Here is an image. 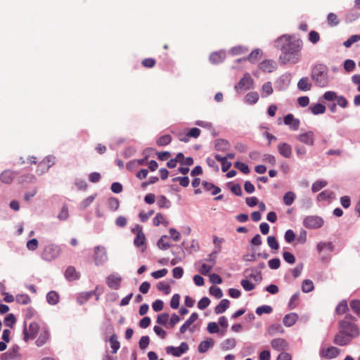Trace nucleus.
<instances>
[{"label": "nucleus", "instance_id": "c9c22d12", "mask_svg": "<svg viewBox=\"0 0 360 360\" xmlns=\"http://www.w3.org/2000/svg\"><path fill=\"white\" fill-rule=\"evenodd\" d=\"M309 109L314 115L323 114L326 112V107L323 104L316 103L310 106Z\"/></svg>", "mask_w": 360, "mask_h": 360}, {"label": "nucleus", "instance_id": "603ef678", "mask_svg": "<svg viewBox=\"0 0 360 360\" xmlns=\"http://www.w3.org/2000/svg\"><path fill=\"white\" fill-rule=\"evenodd\" d=\"M272 310L273 309L271 307L268 305H263L257 308L256 313L257 315L261 316L263 314H270Z\"/></svg>", "mask_w": 360, "mask_h": 360}, {"label": "nucleus", "instance_id": "3c124183", "mask_svg": "<svg viewBox=\"0 0 360 360\" xmlns=\"http://www.w3.org/2000/svg\"><path fill=\"white\" fill-rule=\"evenodd\" d=\"M235 167L241 171L243 174H248L250 170L248 165L241 162H236L235 163Z\"/></svg>", "mask_w": 360, "mask_h": 360}, {"label": "nucleus", "instance_id": "6e6552de", "mask_svg": "<svg viewBox=\"0 0 360 360\" xmlns=\"http://www.w3.org/2000/svg\"><path fill=\"white\" fill-rule=\"evenodd\" d=\"M254 81L250 74L246 73L243 77L239 81L235 89L237 91H246L251 89L253 86Z\"/></svg>", "mask_w": 360, "mask_h": 360}, {"label": "nucleus", "instance_id": "4be33fe9", "mask_svg": "<svg viewBox=\"0 0 360 360\" xmlns=\"http://www.w3.org/2000/svg\"><path fill=\"white\" fill-rule=\"evenodd\" d=\"M312 84L307 77H302L297 82V87L300 90L303 91H309L311 89Z\"/></svg>", "mask_w": 360, "mask_h": 360}, {"label": "nucleus", "instance_id": "774afa93", "mask_svg": "<svg viewBox=\"0 0 360 360\" xmlns=\"http://www.w3.org/2000/svg\"><path fill=\"white\" fill-rule=\"evenodd\" d=\"M210 303V299L207 297H204L198 302V307L200 309L203 310L209 306Z\"/></svg>", "mask_w": 360, "mask_h": 360}, {"label": "nucleus", "instance_id": "052dcab7", "mask_svg": "<svg viewBox=\"0 0 360 360\" xmlns=\"http://www.w3.org/2000/svg\"><path fill=\"white\" fill-rule=\"evenodd\" d=\"M299 296H300V293L296 292L291 297V298L289 301V303H288V306H289L290 309H294L297 306Z\"/></svg>", "mask_w": 360, "mask_h": 360}, {"label": "nucleus", "instance_id": "5fc2aeb1", "mask_svg": "<svg viewBox=\"0 0 360 360\" xmlns=\"http://www.w3.org/2000/svg\"><path fill=\"white\" fill-rule=\"evenodd\" d=\"M158 205L161 208H169L170 202L165 195H161L158 200Z\"/></svg>", "mask_w": 360, "mask_h": 360}, {"label": "nucleus", "instance_id": "8fccbe9b", "mask_svg": "<svg viewBox=\"0 0 360 360\" xmlns=\"http://www.w3.org/2000/svg\"><path fill=\"white\" fill-rule=\"evenodd\" d=\"M268 245L273 250H278L279 248V244L274 236H268L267 238Z\"/></svg>", "mask_w": 360, "mask_h": 360}, {"label": "nucleus", "instance_id": "6ab92c4d", "mask_svg": "<svg viewBox=\"0 0 360 360\" xmlns=\"http://www.w3.org/2000/svg\"><path fill=\"white\" fill-rule=\"evenodd\" d=\"M106 283L109 288L117 290L120 287L121 278L115 275L107 277Z\"/></svg>", "mask_w": 360, "mask_h": 360}, {"label": "nucleus", "instance_id": "58836bf2", "mask_svg": "<svg viewBox=\"0 0 360 360\" xmlns=\"http://www.w3.org/2000/svg\"><path fill=\"white\" fill-rule=\"evenodd\" d=\"M295 197V194L293 192L288 191L283 196V202L286 205H291L294 202Z\"/></svg>", "mask_w": 360, "mask_h": 360}, {"label": "nucleus", "instance_id": "dca6fc26", "mask_svg": "<svg viewBox=\"0 0 360 360\" xmlns=\"http://www.w3.org/2000/svg\"><path fill=\"white\" fill-rule=\"evenodd\" d=\"M297 139L307 145L313 146L314 143V133L312 131H307L304 134H300L297 136Z\"/></svg>", "mask_w": 360, "mask_h": 360}, {"label": "nucleus", "instance_id": "e2e57ef3", "mask_svg": "<svg viewBox=\"0 0 360 360\" xmlns=\"http://www.w3.org/2000/svg\"><path fill=\"white\" fill-rule=\"evenodd\" d=\"M355 67L356 64L352 60L347 59L344 63V68L348 72L353 71L355 69Z\"/></svg>", "mask_w": 360, "mask_h": 360}, {"label": "nucleus", "instance_id": "f3484780", "mask_svg": "<svg viewBox=\"0 0 360 360\" xmlns=\"http://www.w3.org/2000/svg\"><path fill=\"white\" fill-rule=\"evenodd\" d=\"M200 129L196 127L192 128L188 130L186 134L183 136L182 134H179V140L183 142H188L190 137L197 139L200 135Z\"/></svg>", "mask_w": 360, "mask_h": 360}, {"label": "nucleus", "instance_id": "c756f323", "mask_svg": "<svg viewBox=\"0 0 360 360\" xmlns=\"http://www.w3.org/2000/svg\"><path fill=\"white\" fill-rule=\"evenodd\" d=\"M245 273L246 274L247 276L250 277V278L254 279L255 281H261L262 279L261 273L258 272L257 271H255L252 268L247 269L245 271Z\"/></svg>", "mask_w": 360, "mask_h": 360}, {"label": "nucleus", "instance_id": "412c9836", "mask_svg": "<svg viewBox=\"0 0 360 360\" xmlns=\"http://www.w3.org/2000/svg\"><path fill=\"white\" fill-rule=\"evenodd\" d=\"M14 176H15L14 172L10 169H7V170L4 171L0 174V180L4 184H10L12 183L13 179H14Z\"/></svg>", "mask_w": 360, "mask_h": 360}, {"label": "nucleus", "instance_id": "0e129e2a", "mask_svg": "<svg viewBox=\"0 0 360 360\" xmlns=\"http://www.w3.org/2000/svg\"><path fill=\"white\" fill-rule=\"evenodd\" d=\"M169 314L167 313L160 314L158 316L157 323L160 325L165 326L168 322Z\"/></svg>", "mask_w": 360, "mask_h": 360}, {"label": "nucleus", "instance_id": "bb28decb", "mask_svg": "<svg viewBox=\"0 0 360 360\" xmlns=\"http://www.w3.org/2000/svg\"><path fill=\"white\" fill-rule=\"evenodd\" d=\"M153 224L156 226H158L160 224H162L165 226H167L169 225V221L166 217L161 213H158L156 214V216L153 219Z\"/></svg>", "mask_w": 360, "mask_h": 360}, {"label": "nucleus", "instance_id": "e433bc0d", "mask_svg": "<svg viewBox=\"0 0 360 360\" xmlns=\"http://www.w3.org/2000/svg\"><path fill=\"white\" fill-rule=\"evenodd\" d=\"M314 288V283L310 279H305L302 282V290L304 292H310Z\"/></svg>", "mask_w": 360, "mask_h": 360}, {"label": "nucleus", "instance_id": "aec40b11", "mask_svg": "<svg viewBox=\"0 0 360 360\" xmlns=\"http://www.w3.org/2000/svg\"><path fill=\"white\" fill-rule=\"evenodd\" d=\"M65 276L68 281H72L79 279L80 274L74 266H70L65 270Z\"/></svg>", "mask_w": 360, "mask_h": 360}, {"label": "nucleus", "instance_id": "4468645a", "mask_svg": "<svg viewBox=\"0 0 360 360\" xmlns=\"http://www.w3.org/2000/svg\"><path fill=\"white\" fill-rule=\"evenodd\" d=\"M39 335L37 339L35 341V344L37 347H42L49 340L50 334L47 329L42 328L39 331Z\"/></svg>", "mask_w": 360, "mask_h": 360}, {"label": "nucleus", "instance_id": "f257e3e1", "mask_svg": "<svg viewBox=\"0 0 360 360\" xmlns=\"http://www.w3.org/2000/svg\"><path fill=\"white\" fill-rule=\"evenodd\" d=\"M275 46L279 48L281 53L279 56L281 64L297 63L301 58L302 41L300 39L292 40L290 36L283 35L275 41Z\"/></svg>", "mask_w": 360, "mask_h": 360}, {"label": "nucleus", "instance_id": "7ed1b4c3", "mask_svg": "<svg viewBox=\"0 0 360 360\" xmlns=\"http://www.w3.org/2000/svg\"><path fill=\"white\" fill-rule=\"evenodd\" d=\"M311 77L316 86L323 88L328 85V69L323 64H316L311 69Z\"/></svg>", "mask_w": 360, "mask_h": 360}, {"label": "nucleus", "instance_id": "de8ad7c7", "mask_svg": "<svg viewBox=\"0 0 360 360\" xmlns=\"http://www.w3.org/2000/svg\"><path fill=\"white\" fill-rule=\"evenodd\" d=\"M333 195H334V193L333 192L330 191H322L321 193H320L318 196H317V199L318 200H325L326 199H330V198H333Z\"/></svg>", "mask_w": 360, "mask_h": 360}, {"label": "nucleus", "instance_id": "4c0bfd02", "mask_svg": "<svg viewBox=\"0 0 360 360\" xmlns=\"http://www.w3.org/2000/svg\"><path fill=\"white\" fill-rule=\"evenodd\" d=\"M259 100V95L256 91H252L247 94L245 96V101L250 104H255Z\"/></svg>", "mask_w": 360, "mask_h": 360}, {"label": "nucleus", "instance_id": "f03ea898", "mask_svg": "<svg viewBox=\"0 0 360 360\" xmlns=\"http://www.w3.org/2000/svg\"><path fill=\"white\" fill-rule=\"evenodd\" d=\"M350 326L343 323L342 328H338V332L336 333L333 338V343L339 346H345L349 344L352 340L356 338L359 335V330H357L354 326L350 327V334L346 333V328Z\"/></svg>", "mask_w": 360, "mask_h": 360}, {"label": "nucleus", "instance_id": "49530a36", "mask_svg": "<svg viewBox=\"0 0 360 360\" xmlns=\"http://www.w3.org/2000/svg\"><path fill=\"white\" fill-rule=\"evenodd\" d=\"M108 205L111 210L115 211L119 208L120 201L116 198H110L108 200Z\"/></svg>", "mask_w": 360, "mask_h": 360}, {"label": "nucleus", "instance_id": "a211bd4d", "mask_svg": "<svg viewBox=\"0 0 360 360\" xmlns=\"http://www.w3.org/2000/svg\"><path fill=\"white\" fill-rule=\"evenodd\" d=\"M95 250V263L96 265L101 264L104 258L106 257V253L105 248L101 246H96L94 249Z\"/></svg>", "mask_w": 360, "mask_h": 360}, {"label": "nucleus", "instance_id": "2f4dec72", "mask_svg": "<svg viewBox=\"0 0 360 360\" xmlns=\"http://www.w3.org/2000/svg\"><path fill=\"white\" fill-rule=\"evenodd\" d=\"M213 344H214V341L212 339L202 341L198 346L199 352H200V353L206 352L209 349V348L213 345Z\"/></svg>", "mask_w": 360, "mask_h": 360}, {"label": "nucleus", "instance_id": "473e14b6", "mask_svg": "<svg viewBox=\"0 0 360 360\" xmlns=\"http://www.w3.org/2000/svg\"><path fill=\"white\" fill-rule=\"evenodd\" d=\"M53 164V158L52 157H46L41 162H40L39 167H41L43 170H48V169L51 167Z\"/></svg>", "mask_w": 360, "mask_h": 360}, {"label": "nucleus", "instance_id": "ea45409f", "mask_svg": "<svg viewBox=\"0 0 360 360\" xmlns=\"http://www.w3.org/2000/svg\"><path fill=\"white\" fill-rule=\"evenodd\" d=\"M327 182L324 180L316 181L312 184L311 191L313 193H316L321 189L326 186Z\"/></svg>", "mask_w": 360, "mask_h": 360}, {"label": "nucleus", "instance_id": "680f3d73", "mask_svg": "<svg viewBox=\"0 0 360 360\" xmlns=\"http://www.w3.org/2000/svg\"><path fill=\"white\" fill-rule=\"evenodd\" d=\"M16 301L21 304H27L31 302V300L27 295H18L16 296Z\"/></svg>", "mask_w": 360, "mask_h": 360}, {"label": "nucleus", "instance_id": "cd10ccee", "mask_svg": "<svg viewBox=\"0 0 360 360\" xmlns=\"http://www.w3.org/2000/svg\"><path fill=\"white\" fill-rule=\"evenodd\" d=\"M225 58V53L223 52H214L210 56V60L212 64L221 63Z\"/></svg>", "mask_w": 360, "mask_h": 360}, {"label": "nucleus", "instance_id": "9d476101", "mask_svg": "<svg viewBox=\"0 0 360 360\" xmlns=\"http://www.w3.org/2000/svg\"><path fill=\"white\" fill-rule=\"evenodd\" d=\"M188 350V345L186 342H181L180 346L175 347L169 346L166 348L167 353L171 354L174 356H180Z\"/></svg>", "mask_w": 360, "mask_h": 360}, {"label": "nucleus", "instance_id": "2eb2a0df", "mask_svg": "<svg viewBox=\"0 0 360 360\" xmlns=\"http://www.w3.org/2000/svg\"><path fill=\"white\" fill-rule=\"evenodd\" d=\"M276 68V63L273 60H264L259 63V68L263 72H272Z\"/></svg>", "mask_w": 360, "mask_h": 360}, {"label": "nucleus", "instance_id": "c85d7f7f", "mask_svg": "<svg viewBox=\"0 0 360 360\" xmlns=\"http://www.w3.org/2000/svg\"><path fill=\"white\" fill-rule=\"evenodd\" d=\"M109 341L110 343V347L112 348L111 352L112 354L117 353V350L120 347V344L119 341L117 340V335L116 334H112L110 337Z\"/></svg>", "mask_w": 360, "mask_h": 360}, {"label": "nucleus", "instance_id": "4d7b16f0", "mask_svg": "<svg viewBox=\"0 0 360 360\" xmlns=\"http://www.w3.org/2000/svg\"><path fill=\"white\" fill-rule=\"evenodd\" d=\"M167 236H163L158 240V246L160 249L167 250L170 247V244L165 240L167 239Z\"/></svg>", "mask_w": 360, "mask_h": 360}, {"label": "nucleus", "instance_id": "a878e982", "mask_svg": "<svg viewBox=\"0 0 360 360\" xmlns=\"http://www.w3.org/2000/svg\"><path fill=\"white\" fill-rule=\"evenodd\" d=\"M316 248L319 253L324 251L331 252L333 251L334 247L331 242H321L318 243Z\"/></svg>", "mask_w": 360, "mask_h": 360}, {"label": "nucleus", "instance_id": "bf43d9fd", "mask_svg": "<svg viewBox=\"0 0 360 360\" xmlns=\"http://www.w3.org/2000/svg\"><path fill=\"white\" fill-rule=\"evenodd\" d=\"M69 217L68 213V208L67 205H63L60 213L58 214V218L61 220L64 221L66 220Z\"/></svg>", "mask_w": 360, "mask_h": 360}, {"label": "nucleus", "instance_id": "ddd939ff", "mask_svg": "<svg viewBox=\"0 0 360 360\" xmlns=\"http://www.w3.org/2000/svg\"><path fill=\"white\" fill-rule=\"evenodd\" d=\"M283 122L285 124L290 127L292 130H297L300 127V120L298 119H295L292 114H288L285 116L283 119Z\"/></svg>", "mask_w": 360, "mask_h": 360}, {"label": "nucleus", "instance_id": "0eeeda50", "mask_svg": "<svg viewBox=\"0 0 360 360\" xmlns=\"http://www.w3.org/2000/svg\"><path fill=\"white\" fill-rule=\"evenodd\" d=\"M303 225L310 229H319L323 225V219L318 216H307L303 220Z\"/></svg>", "mask_w": 360, "mask_h": 360}, {"label": "nucleus", "instance_id": "423d86ee", "mask_svg": "<svg viewBox=\"0 0 360 360\" xmlns=\"http://www.w3.org/2000/svg\"><path fill=\"white\" fill-rule=\"evenodd\" d=\"M131 231L134 233L136 234L134 240V245L137 248L142 247V250L143 251L146 249V236L143 232L142 226L137 224Z\"/></svg>", "mask_w": 360, "mask_h": 360}, {"label": "nucleus", "instance_id": "a18cd8bd", "mask_svg": "<svg viewBox=\"0 0 360 360\" xmlns=\"http://www.w3.org/2000/svg\"><path fill=\"white\" fill-rule=\"evenodd\" d=\"M262 92L264 94L262 95V97H266L273 93V87L270 82H266L263 84Z\"/></svg>", "mask_w": 360, "mask_h": 360}, {"label": "nucleus", "instance_id": "338daca9", "mask_svg": "<svg viewBox=\"0 0 360 360\" xmlns=\"http://www.w3.org/2000/svg\"><path fill=\"white\" fill-rule=\"evenodd\" d=\"M309 40L314 44H316L320 40L319 34L316 31H311L309 34Z\"/></svg>", "mask_w": 360, "mask_h": 360}, {"label": "nucleus", "instance_id": "09e8293b", "mask_svg": "<svg viewBox=\"0 0 360 360\" xmlns=\"http://www.w3.org/2000/svg\"><path fill=\"white\" fill-rule=\"evenodd\" d=\"M16 319L15 316L13 314H8L4 319V324L5 326L13 328L14 324L15 323Z\"/></svg>", "mask_w": 360, "mask_h": 360}, {"label": "nucleus", "instance_id": "37998d69", "mask_svg": "<svg viewBox=\"0 0 360 360\" xmlns=\"http://www.w3.org/2000/svg\"><path fill=\"white\" fill-rule=\"evenodd\" d=\"M229 147V142L224 139H219L216 141L215 148L218 150H226Z\"/></svg>", "mask_w": 360, "mask_h": 360}, {"label": "nucleus", "instance_id": "20e7f679", "mask_svg": "<svg viewBox=\"0 0 360 360\" xmlns=\"http://www.w3.org/2000/svg\"><path fill=\"white\" fill-rule=\"evenodd\" d=\"M60 248L55 244H49L44 248L41 257L43 259L51 262L56 259L60 254Z\"/></svg>", "mask_w": 360, "mask_h": 360}, {"label": "nucleus", "instance_id": "7c9ffc66", "mask_svg": "<svg viewBox=\"0 0 360 360\" xmlns=\"http://www.w3.org/2000/svg\"><path fill=\"white\" fill-rule=\"evenodd\" d=\"M94 295V291L84 292L79 295L77 297V302L79 304H83L86 302Z\"/></svg>", "mask_w": 360, "mask_h": 360}, {"label": "nucleus", "instance_id": "69168bd1", "mask_svg": "<svg viewBox=\"0 0 360 360\" xmlns=\"http://www.w3.org/2000/svg\"><path fill=\"white\" fill-rule=\"evenodd\" d=\"M156 60L152 58H145L142 60L141 64L146 68H152L155 66Z\"/></svg>", "mask_w": 360, "mask_h": 360}, {"label": "nucleus", "instance_id": "5701e85b", "mask_svg": "<svg viewBox=\"0 0 360 360\" xmlns=\"http://www.w3.org/2000/svg\"><path fill=\"white\" fill-rule=\"evenodd\" d=\"M298 319V316L296 313H290L286 314L283 319V323L287 327L293 326Z\"/></svg>", "mask_w": 360, "mask_h": 360}, {"label": "nucleus", "instance_id": "79ce46f5", "mask_svg": "<svg viewBox=\"0 0 360 360\" xmlns=\"http://www.w3.org/2000/svg\"><path fill=\"white\" fill-rule=\"evenodd\" d=\"M236 342L234 338H229L225 340L222 343V347L225 350H229L236 347Z\"/></svg>", "mask_w": 360, "mask_h": 360}, {"label": "nucleus", "instance_id": "39448f33", "mask_svg": "<svg viewBox=\"0 0 360 360\" xmlns=\"http://www.w3.org/2000/svg\"><path fill=\"white\" fill-rule=\"evenodd\" d=\"M40 330L39 326L37 322H32L28 327L25 326L22 332L24 341L27 342L30 340L34 339Z\"/></svg>", "mask_w": 360, "mask_h": 360}, {"label": "nucleus", "instance_id": "9b49d317", "mask_svg": "<svg viewBox=\"0 0 360 360\" xmlns=\"http://www.w3.org/2000/svg\"><path fill=\"white\" fill-rule=\"evenodd\" d=\"M271 347L277 351H285L288 349V343L283 338H275L271 341Z\"/></svg>", "mask_w": 360, "mask_h": 360}, {"label": "nucleus", "instance_id": "13d9d810", "mask_svg": "<svg viewBox=\"0 0 360 360\" xmlns=\"http://www.w3.org/2000/svg\"><path fill=\"white\" fill-rule=\"evenodd\" d=\"M350 307L354 312L360 316V300H354L351 301Z\"/></svg>", "mask_w": 360, "mask_h": 360}, {"label": "nucleus", "instance_id": "393cba45", "mask_svg": "<svg viewBox=\"0 0 360 360\" xmlns=\"http://www.w3.org/2000/svg\"><path fill=\"white\" fill-rule=\"evenodd\" d=\"M229 305L230 302L227 299L221 300L214 308V311L217 314H222L229 307Z\"/></svg>", "mask_w": 360, "mask_h": 360}, {"label": "nucleus", "instance_id": "6e6d98bb", "mask_svg": "<svg viewBox=\"0 0 360 360\" xmlns=\"http://www.w3.org/2000/svg\"><path fill=\"white\" fill-rule=\"evenodd\" d=\"M360 40V34H354L351 36L344 42V46L347 48L350 47L354 43Z\"/></svg>", "mask_w": 360, "mask_h": 360}, {"label": "nucleus", "instance_id": "1a4fd4ad", "mask_svg": "<svg viewBox=\"0 0 360 360\" xmlns=\"http://www.w3.org/2000/svg\"><path fill=\"white\" fill-rule=\"evenodd\" d=\"M340 349L336 347L330 346L327 348L321 349L320 351V356L322 358L330 359L337 357L340 353Z\"/></svg>", "mask_w": 360, "mask_h": 360}, {"label": "nucleus", "instance_id": "864d4df0", "mask_svg": "<svg viewBox=\"0 0 360 360\" xmlns=\"http://www.w3.org/2000/svg\"><path fill=\"white\" fill-rule=\"evenodd\" d=\"M210 293L217 299H220L223 296L222 290L216 286H211L209 289Z\"/></svg>", "mask_w": 360, "mask_h": 360}, {"label": "nucleus", "instance_id": "b1692460", "mask_svg": "<svg viewBox=\"0 0 360 360\" xmlns=\"http://www.w3.org/2000/svg\"><path fill=\"white\" fill-rule=\"evenodd\" d=\"M198 319V314L195 312L193 313L189 319L181 326L180 332L181 333H186L188 328Z\"/></svg>", "mask_w": 360, "mask_h": 360}, {"label": "nucleus", "instance_id": "72a5a7b5", "mask_svg": "<svg viewBox=\"0 0 360 360\" xmlns=\"http://www.w3.org/2000/svg\"><path fill=\"white\" fill-rule=\"evenodd\" d=\"M46 300L49 304H56L59 301L58 294L55 291H50L46 295Z\"/></svg>", "mask_w": 360, "mask_h": 360}, {"label": "nucleus", "instance_id": "a19ab883", "mask_svg": "<svg viewBox=\"0 0 360 360\" xmlns=\"http://www.w3.org/2000/svg\"><path fill=\"white\" fill-rule=\"evenodd\" d=\"M327 22L330 26L334 27L339 24V20L336 14L329 13L327 16Z\"/></svg>", "mask_w": 360, "mask_h": 360}, {"label": "nucleus", "instance_id": "c03bdc74", "mask_svg": "<svg viewBox=\"0 0 360 360\" xmlns=\"http://www.w3.org/2000/svg\"><path fill=\"white\" fill-rule=\"evenodd\" d=\"M348 310V305L346 301L340 302L336 307L335 311L338 314H343Z\"/></svg>", "mask_w": 360, "mask_h": 360}, {"label": "nucleus", "instance_id": "f704fd0d", "mask_svg": "<svg viewBox=\"0 0 360 360\" xmlns=\"http://www.w3.org/2000/svg\"><path fill=\"white\" fill-rule=\"evenodd\" d=\"M172 141V136L169 134H165L160 138H158L156 141V144L158 146H165L170 143Z\"/></svg>", "mask_w": 360, "mask_h": 360}, {"label": "nucleus", "instance_id": "f8f14e48", "mask_svg": "<svg viewBox=\"0 0 360 360\" xmlns=\"http://www.w3.org/2000/svg\"><path fill=\"white\" fill-rule=\"evenodd\" d=\"M279 154L285 158H290L292 153V147L287 143H280L277 146Z\"/></svg>", "mask_w": 360, "mask_h": 360}]
</instances>
